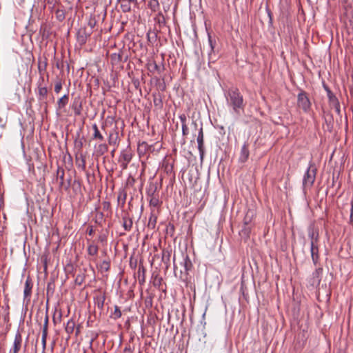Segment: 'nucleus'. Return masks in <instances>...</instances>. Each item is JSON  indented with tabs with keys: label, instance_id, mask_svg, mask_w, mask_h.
Wrapping results in <instances>:
<instances>
[{
	"label": "nucleus",
	"instance_id": "1",
	"mask_svg": "<svg viewBox=\"0 0 353 353\" xmlns=\"http://www.w3.org/2000/svg\"><path fill=\"white\" fill-rule=\"evenodd\" d=\"M227 104L233 110L239 114L241 110H243L245 104L243 97L237 88H231L225 94Z\"/></svg>",
	"mask_w": 353,
	"mask_h": 353
},
{
	"label": "nucleus",
	"instance_id": "2",
	"mask_svg": "<svg viewBox=\"0 0 353 353\" xmlns=\"http://www.w3.org/2000/svg\"><path fill=\"white\" fill-rule=\"evenodd\" d=\"M174 261H175V257H174ZM179 265L180 267H179L178 265L174 262V273L176 275L178 271H179L180 278L183 280H185L187 279V276L188 275L189 271H190L192 268V261L188 254H181V261L179 262Z\"/></svg>",
	"mask_w": 353,
	"mask_h": 353
},
{
	"label": "nucleus",
	"instance_id": "3",
	"mask_svg": "<svg viewBox=\"0 0 353 353\" xmlns=\"http://www.w3.org/2000/svg\"><path fill=\"white\" fill-rule=\"evenodd\" d=\"M316 175V168L313 163H310L303 177L302 186L304 191L312 187L315 181Z\"/></svg>",
	"mask_w": 353,
	"mask_h": 353
},
{
	"label": "nucleus",
	"instance_id": "4",
	"mask_svg": "<svg viewBox=\"0 0 353 353\" xmlns=\"http://www.w3.org/2000/svg\"><path fill=\"white\" fill-rule=\"evenodd\" d=\"M297 105L304 112H308L311 109V102L307 94L305 91H301L297 95Z\"/></svg>",
	"mask_w": 353,
	"mask_h": 353
},
{
	"label": "nucleus",
	"instance_id": "5",
	"mask_svg": "<svg viewBox=\"0 0 353 353\" xmlns=\"http://www.w3.org/2000/svg\"><path fill=\"white\" fill-rule=\"evenodd\" d=\"M132 158V154L129 148L121 151L119 163L123 170H125Z\"/></svg>",
	"mask_w": 353,
	"mask_h": 353
},
{
	"label": "nucleus",
	"instance_id": "6",
	"mask_svg": "<svg viewBox=\"0 0 353 353\" xmlns=\"http://www.w3.org/2000/svg\"><path fill=\"white\" fill-rule=\"evenodd\" d=\"M22 336L19 331H17L14 336V339L12 348L9 353H19L22 346Z\"/></svg>",
	"mask_w": 353,
	"mask_h": 353
},
{
	"label": "nucleus",
	"instance_id": "7",
	"mask_svg": "<svg viewBox=\"0 0 353 353\" xmlns=\"http://www.w3.org/2000/svg\"><path fill=\"white\" fill-rule=\"evenodd\" d=\"M196 140H197V143H198V150L199 152L200 158H201V159H203L205 150H204V135H203V131L202 127H201L199 130Z\"/></svg>",
	"mask_w": 353,
	"mask_h": 353
},
{
	"label": "nucleus",
	"instance_id": "8",
	"mask_svg": "<svg viewBox=\"0 0 353 353\" xmlns=\"http://www.w3.org/2000/svg\"><path fill=\"white\" fill-rule=\"evenodd\" d=\"M37 97L39 101L46 103V99L48 96V88L46 86H43L41 82L38 83L37 86Z\"/></svg>",
	"mask_w": 353,
	"mask_h": 353
},
{
	"label": "nucleus",
	"instance_id": "9",
	"mask_svg": "<svg viewBox=\"0 0 353 353\" xmlns=\"http://www.w3.org/2000/svg\"><path fill=\"white\" fill-rule=\"evenodd\" d=\"M308 237L310 240V245L319 244V233L318 230L310 228L308 229Z\"/></svg>",
	"mask_w": 353,
	"mask_h": 353
},
{
	"label": "nucleus",
	"instance_id": "10",
	"mask_svg": "<svg viewBox=\"0 0 353 353\" xmlns=\"http://www.w3.org/2000/svg\"><path fill=\"white\" fill-rule=\"evenodd\" d=\"M71 107L75 116L81 115L82 112V101L80 97L74 99Z\"/></svg>",
	"mask_w": 353,
	"mask_h": 353
},
{
	"label": "nucleus",
	"instance_id": "11",
	"mask_svg": "<svg viewBox=\"0 0 353 353\" xmlns=\"http://www.w3.org/2000/svg\"><path fill=\"white\" fill-rule=\"evenodd\" d=\"M90 36V33L86 32L85 28H81L78 30L77 34V39L80 45H83L86 43L88 37Z\"/></svg>",
	"mask_w": 353,
	"mask_h": 353
},
{
	"label": "nucleus",
	"instance_id": "12",
	"mask_svg": "<svg viewBox=\"0 0 353 353\" xmlns=\"http://www.w3.org/2000/svg\"><path fill=\"white\" fill-rule=\"evenodd\" d=\"M311 257L314 265H316L319 261V244L310 245Z\"/></svg>",
	"mask_w": 353,
	"mask_h": 353
},
{
	"label": "nucleus",
	"instance_id": "13",
	"mask_svg": "<svg viewBox=\"0 0 353 353\" xmlns=\"http://www.w3.org/2000/svg\"><path fill=\"white\" fill-rule=\"evenodd\" d=\"M32 282L31 279L28 276L25 282V287L23 290L24 299H29L32 294Z\"/></svg>",
	"mask_w": 353,
	"mask_h": 353
},
{
	"label": "nucleus",
	"instance_id": "14",
	"mask_svg": "<svg viewBox=\"0 0 353 353\" xmlns=\"http://www.w3.org/2000/svg\"><path fill=\"white\" fill-rule=\"evenodd\" d=\"M250 155V152L248 150V144L247 143H245L241 148V153L239 156V161L244 163L245 162Z\"/></svg>",
	"mask_w": 353,
	"mask_h": 353
},
{
	"label": "nucleus",
	"instance_id": "15",
	"mask_svg": "<svg viewBox=\"0 0 353 353\" xmlns=\"http://www.w3.org/2000/svg\"><path fill=\"white\" fill-rule=\"evenodd\" d=\"M149 203L151 208H157L160 206L161 202L160 201L158 195H155L154 192L149 194Z\"/></svg>",
	"mask_w": 353,
	"mask_h": 353
},
{
	"label": "nucleus",
	"instance_id": "16",
	"mask_svg": "<svg viewBox=\"0 0 353 353\" xmlns=\"http://www.w3.org/2000/svg\"><path fill=\"white\" fill-rule=\"evenodd\" d=\"M157 216L155 214L154 210L151 209L150 216L149 217L148 226L150 229H154L157 223Z\"/></svg>",
	"mask_w": 353,
	"mask_h": 353
},
{
	"label": "nucleus",
	"instance_id": "17",
	"mask_svg": "<svg viewBox=\"0 0 353 353\" xmlns=\"http://www.w3.org/2000/svg\"><path fill=\"white\" fill-rule=\"evenodd\" d=\"M123 220V227L125 231H130L133 225V221L132 218L128 216H124L122 218Z\"/></svg>",
	"mask_w": 353,
	"mask_h": 353
},
{
	"label": "nucleus",
	"instance_id": "18",
	"mask_svg": "<svg viewBox=\"0 0 353 353\" xmlns=\"http://www.w3.org/2000/svg\"><path fill=\"white\" fill-rule=\"evenodd\" d=\"M92 130L94 131L92 139H98L99 141H103L104 137L100 132L98 126L96 123L92 124Z\"/></svg>",
	"mask_w": 353,
	"mask_h": 353
},
{
	"label": "nucleus",
	"instance_id": "19",
	"mask_svg": "<svg viewBox=\"0 0 353 353\" xmlns=\"http://www.w3.org/2000/svg\"><path fill=\"white\" fill-rule=\"evenodd\" d=\"M148 6L154 12L159 11L160 9V5L158 0H148Z\"/></svg>",
	"mask_w": 353,
	"mask_h": 353
},
{
	"label": "nucleus",
	"instance_id": "20",
	"mask_svg": "<svg viewBox=\"0 0 353 353\" xmlns=\"http://www.w3.org/2000/svg\"><path fill=\"white\" fill-rule=\"evenodd\" d=\"M69 97L68 94H64L57 101V109L61 110L68 103Z\"/></svg>",
	"mask_w": 353,
	"mask_h": 353
},
{
	"label": "nucleus",
	"instance_id": "21",
	"mask_svg": "<svg viewBox=\"0 0 353 353\" xmlns=\"http://www.w3.org/2000/svg\"><path fill=\"white\" fill-rule=\"evenodd\" d=\"M131 1L128 0H121V8L123 12H128L131 10Z\"/></svg>",
	"mask_w": 353,
	"mask_h": 353
},
{
	"label": "nucleus",
	"instance_id": "22",
	"mask_svg": "<svg viewBox=\"0 0 353 353\" xmlns=\"http://www.w3.org/2000/svg\"><path fill=\"white\" fill-rule=\"evenodd\" d=\"M99 248L95 244H90L88 246V253L90 256H96L98 254Z\"/></svg>",
	"mask_w": 353,
	"mask_h": 353
},
{
	"label": "nucleus",
	"instance_id": "23",
	"mask_svg": "<svg viewBox=\"0 0 353 353\" xmlns=\"http://www.w3.org/2000/svg\"><path fill=\"white\" fill-rule=\"evenodd\" d=\"M323 269L321 268H316L313 272L314 283H319L321 281L320 274L322 273Z\"/></svg>",
	"mask_w": 353,
	"mask_h": 353
},
{
	"label": "nucleus",
	"instance_id": "24",
	"mask_svg": "<svg viewBox=\"0 0 353 353\" xmlns=\"http://www.w3.org/2000/svg\"><path fill=\"white\" fill-rule=\"evenodd\" d=\"M75 327V323L72 319H70L68 321L65 326V331L68 334H72L74 331Z\"/></svg>",
	"mask_w": 353,
	"mask_h": 353
},
{
	"label": "nucleus",
	"instance_id": "25",
	"mask_svg": "<svg viewBox=\"0 0 353 353\" xmlns=\"http://www.w3.org/2000/svg\"><path fill=\"white\" fill-rule=\"evenodd\" d=\"M57 177H59L60 179V183H59L60 186H63V183H64V175H65L64 170L59 167L57 170Z\"/></svg>",
	"mask_w": 353,
	"mask_h": 353
},
{
	"label": "nucleus",
	"instance_id": "26",
	"mask_svg": "<svg viewBox=\"0 0 353 353\" xmlns=\"http://www.w3.org/2000/svg\"><path fill=\"white\" fill-rule=\"evenodd\" d=\"M110 268V261H103L100 264V270L101 272H108Z\"/></svg>",
	"mask_w": 353,
	"mask_h": 353
},
{
	"label": "nucleus",
	"instance_id": "27",
	"mask_svg": "<svg viewBox=\"0 0 353 353\" xmlns=\"http://www.w3.org/2000/svg\"><path fill=\"white\" fill-rule=\"evenodd\" d=\"M208 42L210 46V52L209 53L210 59H212V53L214 52V46H215V41H213L211 36L208 34Z\"/></svg>",
	"mask_w": 353,
	"mask_h": 353
},
{
	"label": "nucleus",
	"instance_id": "28",
	"mask_svg": "<svg viewBox=\"0 0 353 353\" xmlns=\"http://www.w3.org/2000/svg\"><path fill=\"white\" fill-rule=\"evenodd\" d=\"M250 233V228L248 226H245L240 232V234L242 236H245L246 238L249 237Z\"/></svg>",
	"mask_w": 353,
	"mask_h": 353
},
{
	"label": "nucleus",
	"instance_id": "29",
	"mask_svg": "<svg viewBox=\"0 0 353 353\" xmlns=\"http://www.w3.org/2000/svg\"><path fill=\"white\" fill-rule=\"evenodd\" d=\"M111 60L113 63H117L121 61V55L118 53L111 54Z\"/></svg>",
	"mask_w": 353,
	"mask_h": 353
},
{
	"label": "nucleus",
	"instance_id": "30",
	"mask_svg": "<svg viewBox=\"0 0 353 353\" xmlns=\"http://www.w3.org/2000/svg\"><path fill=\"white\" fill-rule=\"evenodd\" d=\"M121 312L120 310V308L119 306L115 305L114 306V311L113 312V319H119L121 316Z\"/></svg>",
	"mask_w": 353,
	"mask_h": 353
},
{
	"label": "nucleus",
	"instance_id": "31",
	"mask_svg": "<svg viewBox=\"0 0 353 353\" xmlns=\"http://www.w3.org/2000/svg\"><path fill=\"white\" fill-rule=\"evenodd\" d=\"M108 151V146L106 144H100L98 146L97 148V152L100 153L101 154H104Z\"/></svg>",
	"mask_w": 353,
	"mask_h": 353
},
{
	"label": "nucleus",
	"instance_id": "32",
	"mask_svg": "<svg viewBox=\"0 0 353 353\" xmlns=\"http://www.w3.org/2000/svg\"><path fill=\"white\" fill-rule=\"evenodd\" d=\"M328 103H329V105L330 107H333L334 105H337L338 104H339V99H337V97L335 96L334 97H332V98H330L328 99Z\"/></svg>",
	"mask_w": 353,
	"mask_h": 353
},
{
	"label": "nucleus",
	"instance_id": "33",
	"mask_svg": "<svg viewBox=\"0 0 353 353\" xmlns=\"http://www.w3.org/2000/svg\"><path fill=\"white\" fill-rule=\"evenodd\" d=\"M62 89V83L61 80L57 81L55 85H54V92L58 94L60 92V91Z\"/></svg>",
	"mask_w": 353,
	"mask_h": 353
},
{
	"label": "nucleus",
	"instance_id": "34",
	"mask_svg": "<svg viewBox=\"0 0 353 353\" xmlns=\"http://www.w3.org/2000/svg\"><path fill=\"white\" fill-rule=\"evenodd\" d=\"M48 317L46 316L43 329H42V334H48Z\"/></svg>",
	"mask_w": 353,
	"mask_h": 353
},
{
	"label": "nucleus",
	"instance_id": "35",
	"mask_svg": "<svg viewBox=\"0 0 353 353\" xmlns=\"http://www.w3.org/2000/svg\"><path fill=\"white\" fill-rule=\"evenodd\" d=\"M48 334H42L41 336V343H42V353H45V350L46 347V340H47Z\"/></svg>",
	"mask_w": 353,
	"mask_h": 353
},
{
	"label": "nucleus",
	"instance_id": "36",
	"mask_svg": "<svg viewBox=\"0 0 353 353\" xmlns=\"http://www.w3.org/2000/svg\"><path fill=\"white\" fill-rule=\"evenodd\" d=\"M56 14H57V18L59 20V21H62L65 18V14L63 12V10H57L56 11Z\"/></svg>",
	"mask_w": 353,
	"mask_h": 353
},
{
	"label": "nucleus",
	"instance_id": "37",
	"mask_svg": "<svg viewBox=\"0 0 353 353\" xmlns=\"http://www.w3.org/2000/svg\"><path fill=\"white\" fill-rule=\"evenodd\" d=\"M97 24V20L95 19L94 17H90V19H89V21H88V26L91 28H93L95 27Z\"/></svg>",
	"mask_w": 353,
	"mask_h": 353
},
{
	"label": "nucleus",
	"instance_id": "38",
	"mask_svg": "<svg viewBox=\"0 0 353 353\" xmlns=\"http://www.w3.org/2000/svg\"><path fill=\"white\" fill-rule=\"evenodd\" d=\"M324 88L327 92L328 99L334 97L336 95L331 91V90L326 85H324Z\"/></svg>",
	"mask_w": 353,
	"mask_h": 353
},
{
	"label": "nucleus",
	"instance_id": "39",
	"mask_svg": "<svg viewBox=\"0 0 353 353\" xmlns=\"http://www.w3.org/2000/svg\"><path fill=\"white\" fill-rule=\"evenodd\" d=\"M179 117L182 125L186 124L187 117L185 114H180Z\"/></svg>",
	"mask_w": 353,
	"mask_h": 353
},
{
	"label": "nucleus",
	"instance_id": "40",
	"mask_svg": "<svg viewBox=\"0 0 353 353\" xmlns=\"http://www.w3.org/2000/svg\"><path fill=\"white\" fill-rule=\"evenodd\" d=\"M102 205H103V209L104 210H110V202L104 201V202H103Z\"/></svg>",
	"mask_w": 353,
	"mask_h": 353
},
{
	"label": "nucleus",
	"instance_id": "41",
	"mask_svg": "<svg viewBox=\"0 0 353 353\" xmlns=\"http://www.w3.org/2000/svg\"><path fill=\"white\" fill-rule=\"evenodd\" d=\"M350 216V223H353V200L351 201V210Z\"/></svg>",
	"mask_w": 353,
	"mask_h": 353
},
{
	"label": "nucleus",
	"instance_id": "42",
	"mask_svg": "<svg viewBox=\"0 0 353 353\" xmlns=\"http://www.w3.org/2000/svg\"><path fill=\"white\" fill-rule=\"evenodd\" d=\"M182 134L183 135H187L188 134V128L187 124L182 125Z\"/></svg>",
	"mask_w": 353,
	"mask_h": 353
},
{
	"label": "nucleus",
	"instance_id": "43",
	"mask_svg": "<svg viewBox=\"0 0 353 353\" xmlns=\"http://www.w3.org/2000/svg\"><path fill=\"white\" fill-rule=\"evenodd\" d=\"M332 108L335 109V111L339 116H341L340 103L338 104L337 105L333 106Z\"/></svg>",
	"mask_w": 353,
	"mask_h": 353
},
{
	"label": "nucleus",
	"instance_id": "44",
	"mask_svg": "<svg viewBox=\"0 0 353 353\" xmlns=\"http://www.w3.org/2000/svg\"><path fill=\"white\" fill-rule=\"evenodd\" d=\"M78 167L81 168L83 170L85 169V161L83 159H81V163L78 164Z\"/></svg>",
	"mask_w": 353,
	"mask_h": 353
},
{
	"label": "nucleus",
	"instance_id": "45",
	"mask_svg": "<svg viewBox=\"0 0 353 353\" xmlns=\"http://www.w3.org/2000/svg\"><path fill=\"white\" fill-rule=\"evenodd\" d=\"M148 147V143H146L145 142H143L142 143H141L139 145V151H140L142 148H143L144 150H146Z\"/></svg>",
	"mask_w": 353,
	"mask_h": 353
},
{
	"label": "nucleus",
	"instance_id": "46",
	"mask_svg": "<svg viewBox=\"0 0 353 353\" xmlns=\"http://www.w3.org/2000/svg\"><path fill=\"white\" fill-rule=\"evenodd\" d=\"M123 352H124V353H132V352L131 347L130 346L125 347Z\"/></svg>",
	"mask_w": 353,
	"mask_h": 353
},
{
	"label": "nucleus",
	"instance_id": "47",
	"mask_svg": "<svg viewBox=\"0 0 353 353\" xmlns=\"http://www.w3.org/2000/svg\"><path fill=\"white\" fill-rule=\"evenodd\" d=\"M152 65H153V69L154 70H157V71L159 70V67L158 66V65L155 62L153 63Z\"/></svg>",
	"mask_w": 353,
	"mask_h": 353
},
{
	"label": "nucleus",
	"instance_id": "48",
	"mask_svg": "<svg viewBox=\"0 0 353 353\" xmlns=\"http://www.w3.org/2000/svg\"><path fill=\"white\" fill-rule=\"evenodd\" d=\"M113 143V139H112V134L110 135L109 137V144L112 145Z\"/></svg>",
	"mask_w": 353,
	"mask_h": 353
},
{
	"label": "nucleus",
	"instance_id": "49",
	"mask_svg": "<svg viewBox=\"0 0 353 353\" xmlns=\"http://www.w3.org/2000/svg\"><path fill=\"white\" fill-rule=\"evenodd\" d=\"M113 143V139H112V134L110 135L109 137V144L112 145Z\"/></svg>",
	"mask_w": 353,
	"mask_h": 353
},
{
	"label": "nucleus",
	"instance_id": "50",
	"mask_svg": "<svg viewBox=\"0 0 353 353\" xmlns=\"http://www.w3.org/2000/svg\"><path fill=\"white\" fill-rule=\"evenodd\" d=\"M88 232L89 234V235H92L93 234V229L92 228H90L88 230Z\"/></svg>",
	"mask_w": 353,
	"mask_h": 353
},
{
	"label": "nucleus",
	"instance_id": "51",
	"mask_svg": "<svg viewBox=\"0 0 353 353\" xmlns=\"http://www.w3.org/2000/svg\"><path fill=\"white\" fill-rule=\"evenodd\" d=\"M81 282H82V279H81V281H80V279H79V276H77L76 279V283H78L79 285H81Z\"/></svg>",
	"mask_w": 353,
	"mask_h": 353
},
{
	"label": "nucleus",
	"instance_id": "52",
	"mask_svg": "<svg viewBox=\"0 0 353 353\" xmlns=\"http://www.w3.org/2000/svg\"><path fill=\"white\" fill-rule=\"evenodd\" d=\"M81 282H82V279H81V281H80V279H79V276H77L76 279V283H78L79 285H81Z\"/></svg>",
	"mask_w": 353,
	"mask_h": 353
},
{
	"label": "nucleus",
	"instance_id": "53",
	"mask_svg": "<svg viewBox=\"0 0 353 353\" xmlns=\"http://www.w3.org/2000/svg\"><path fill=\"white\" fill-rule=\"evenodd\" d=\"M125 197H126V194L124 193V194H123V202H125Z\"/></svg>",
	"mask_w": 353,
	"mask_h": 353
},
{
	"label": "nucleus",
	"instance_id": "54",
	"mask_svg": "<svg viewBox=\"0 0 353 353\" xmlns=\"http://www.w3.org/2000/svg\"><path fill=\"white\" fill-rule=\"evenodd\" d=\"M41 81H43V77H41Z\"/></svg>",
	"mask_w": 353,
	"mask_h": 353
},
{
	"label": "nucleus",
	"instance_id": "55",
	"mask_svg": "<svg viewBox=\"0 0 353 353\" xmlns=\"http://www.w3.org/2000/svg\"><path fill=\"white\" fill-rule=\"evenodd\" d=\"M245 225H248V222H247V221H245Z\"/></svg>",
	"mask_w": 353,
	"mask_h": 353
}]
</instances>
